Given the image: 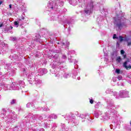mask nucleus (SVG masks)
Returning <instances> with one entry per match:
<instances>
[{"instance_id": "obj_1", "label": "nucleus", "mask_w": 131, "mask_h": 131, "mask_svg": "<svg viewBox=\"0 0 131 131\" xmlns=\"http://www.w3.org/2000/svg\"><path fill=\"white\" fill-rule=\"evenodd\" d=\"M105 101L107 105L106 109H107L108 111L104 114V116L102 117V118L100 119L101 120H102L103 121L108 120V119H110V117L111 116L112 117L117 114L116 106H115V105L114 104V101H113V100L111 98H107Z\"/></svg>"}, {"instance_id": "obj_2", "label": "nucleus", "mask_w": 131, "mask_h": 131, "mask_svg": "<svg viewBox=\"0 0 131 131\" xmlns=\"http://www.w3.org/2000/svg\"><path fill=\"white\" fill-rule=\"evenodd\" d=\"M2 113L0 114V117L5 119L6 122H14L17 119V115L15 112L10 111L9 114L6 116V113H7V108H2ZM4 116H6L4 117Z\"/></svg>"}, {"instance_id": "obj_3", "label": "nucleus", "mask_w": 131, "mask_h": 131, "mask_svg": "<svg viewBox=\"0 0 131 131\" xmlns=\"http://www.w3.org/2000/svg\"><path fill=\"white\" fill-rule=\"evenodd\" d=\"M52 57L55 59L54 63L51 64V67L53 68V69L57 68L58 66L61 67L62 64H63V63H64L66 60H67V56H66V55L65 54H62L60 58H59V54H55L54 56L52 55Z\"/></svg>"}, {"instance_id": "obj_4", "label": "nucleus", "mask_w": 131, "mask_h": 131, "mask_svg": "<svg viewBox=\"0 0 131 131\" xmlns=\"http://www.w3.org/2000/svg\"><path fill=\"white\" fill-rule=\"evenodd\" d=\"M64 6V0H54L49 1L47 8L50 9V11H57L59 9V7H63Z\"/></svg>"}, {"instance_id": "obj_5", "label": "nucleus", "mask_w": 131, "mask_h": 131, "mask_svg": "<svg viewBox=\"0 0 131 131\" xmlns=\"http://www.w3.org/2000/svg\"><path fill=\"white\" fill-rule=\"evenodd\" d=\"M37 77V76H35V74H34V73L29 74L28 75V81H29L30 84H33V83H34V84H36V85L41 84V80H40Z\"/></svg>"}, {"instance_id": "obj_6", "label": "nucleus", "mask_w": 131, "mask_h": 131, "mask_svg": "<svg viewBox=\"0 0 131 131\" xmlns=\"http://www.w3.org/2000/svg\"><path fill=\"white\" fill-rule=\"evenodd\" d=\"M51 20H57V18L58 19V21L59 22H62V23H64V24H69L70 25L71 23L68 21V19L66 18V17H64L63 15L58 16L57 14L53 15V13H51Z\"/></svg>"}, {"instance_id": "obj_7", "label": "nucleus", "mask_w": 131, "mask_h": 131, "mask_svg": "<svg viewBox=\"0 0 131 131\" xmlns=\"http://www.w3.org/2000/svg\"><path fill=\"white\" fill-rule=\"evenodd\" d=\"M25 84V82H24V81L20 80L18 82L12 83L11 88L12 90L14 91H19V90H21L22 88H24Z\"/></svg>"}, {"instance_id": "obj_8", "label": "nucleus", "mask_w": 131, "mask_h": 131, "mask_svg": "<svg viewBox=\"0 0 131 131\" xmlns=\"http://www.w3.org/2000/svg\"><path fill=\"white\" fill-rule=\"evenodd\" d=\"M75 54V51L74 50H71L68 52V59L69 61L70 62V63H72L74 62L75 65V69H78V66L76 64H77V61L76 59H72V56Z\"/></svg>"}, {"instance_id": "obj_9", "label": "nucleus", "mask_w": 131, "mask_h": 131, "mask_svg": "<svg viewBox=\"0 0 131 131\" xmlns=\"http://www.w3.org/2000/svg\"><path fill=\"white\" fill-rule=\"evenodd\" d=\"M114 19L115 20L114 24L116 27V29L117 30H120L124 26V23H122V18L116 20L115 19V17H114Z\"/></svg>"}, {"instance_id": "obj_10", "label": "nucleus", "mask_w": 131, "mask_h": 131, "mask_svg": "<svg viewBox=\"0 0 131 131\" xmlns=\"http://www.w3.org/2000/svg\"><path fill=\"white\" fill-rule=\"evenodd\" d=\"M94 8V6L93 3H90V4H88L85 8L84 11H83V13L85 14V15H90L92 12H93V8Z\"/></svg>"}, {"instance_id": "obj_11", "label": "nucleus", "mask_w": 131, "mask_h": 131, "mask_svg": "<svg viewBox=\"0 0 131 131\" xmlns=\"http://www.w3.org/2000/svg\"><path fill=\"white\" fill-rule=\"evenodd\" d=\"M75 115L78 117L79 120L81 121V122H84L85 121L86 117H90L89 114H80L78 112L75 113Z\"/></svg>"}, {"instance_id": "obj_12", "label": "nucleus", "mask_w": 131, "mask_h": 131, "mask_svg": "<svg viewBox=\"0 0 131 131\" xmlns=\"http://www.w3.org/2000/svg\"><path fill=\"white\" fill-rule=\"evenodd\" d=\"M16 73V71L14 70H12L11 73L10 72L5 74V75H0V78L2 79H8L10 76H14Z\"/></svg>"}, {"instance_id": "obj_13", "label": "nucleus", "mask_w": 131, "mask_h": 131, "mask_svg": "<svg viewBox=\"0 0 131 131\" xmlns=\"http://www.w3.org/2000/svg\"><path fill=\"white\" fill-rule=\"evenodd\" d=\"M117 97L120 98H128L129 97V92L126 90H121L119 92V95L117 94Z\"/></svg>"}, {"instance_id": "obj_14", "label": "nucleus", "mask_w": 131, "mask_h": 131, "mask_svg": "<svg viewBox=\"0 0 131 131\" xmlns=\"http://www.w3.org/2000/svg\"><path fill=\"white\" fill-rule=\"evenodd\" d=\"M106 94H112L113 96L115 97L116 99H119V97L117 96V92H114L113 90L107 89L105 91Z\"/></svg>"}, {"instance_id": "obj_15", "label": "nucleus", "mask_w": 131, "mask_h": 131, "mask_svg": "<svg viewBox=\"0 0 131 131\" xmlns=\"http://www.w3.org/2000/svg\"><path fill=\"white\" fill-rule=\"evenodd\" d=\"M67 120H70V121H71V122H74L75 121V117L73 114L71 113L69 115H67Z\"/></svg>"}, {"instance_id": "obj_16", "label": "nucleus", "mask_w": 131, "mask_h": 131, "mask_svg": "<svg viewBox=\"0 0 131 131\" xmlns=\"http://www.w3.org/2000/svg\"><path fill=\"white\" fill-rule=\"evenodd\" d=\"M57 45H58V47H60V48H63V49H65V48H68L69 47V45H70V43L69 42H67L66 44H65V42L60 41L57 42Z\"/></svg>"}, {"instance_id": "obj_17", "label": "nucleus", "mask_w": 131, "mask_h": 131, "mask_svg": "<svg viewBox=\"0 0 131 131\" xmlns=\"http://www.w3.org/2000/svg\"><path fill=\"white\" fill-rule=\"evenodd\" d=\"M130 62V61L129 60H127L125 61L123 64V67H124L126 70H129V69H131V65L130 64H128Z\"/></svg>"}, {"instance_id": "obj_18", "label": "nucleus", "mask_w": 131, "mask_h": 131, "mask_svg": "<svg viewBox=\"0 0 131 131\" xmlns=\"http://www.w3.org/2000/svg\"><path fill=\"white\" fill-rule=\"evenodd\" d=\"M48 73V70L46 69H39L38 70V75H43V74H46Z\"/></svg>"}, {"instance_id": "obj_19", "label": "nucleus", "mask_w": 131, "mask_h": 131, "mask_svg": "<svg viewBox=\"0 0 131 131\" xmlns=\"http://www.w3.org/2000/svg\"><path fill=\"white\" fill-rule=\"evenodd\" d=\"M5 46H5V45H4L2 48V46L0 45V55H4V54H5V52H6L7 51V50H8V48H7L8 45H5Z\"/></svg>"}, {"instance_id": "obj_20", "label": "nucleus", "mask_w": 131, "mask_h": 131, "mask_svg": "<svg viewBox=\"0 0 131 131\" xmlns=\"http://www.w3.org/2000/svg\"><path fill=\"white\" fill-rule=\"evenodd\" d=\"M0 79H2V78H0ZM0 85H4L3 89L4 90H5L6 91H8V90H12V85H9L6 84H2V83H0Z\"/></svg>"}, {"instance_id": "obj_21", "label": "nucleus", "mask_w": 131, "mask_h": 131, "mask_svg": "<svg viewBox=\"0 0 131 131\" xmlns=\"http://www.w3.org/2000/svg\"><path fill=\"white\" fill-rule=\"evenodd\" d=\"M10 59H11V60H12V61H18L19 60L18 57V55H17V54H13L12 55H10L9 56Z\"/></svg>"}, {"instance_id": "obj_22", "label": "nucleus", "mask_w": 131, "mask_h": 131, "mask_svg": "<svg viewBox=\"0 0 131 131\" xmlns=\"http://www.w3.org/2000/svg\"><path fill=\"white\" fill-rule=\"evenodd\" d=\"M24 19H25V18L24 17V16H21V17H20L18 20V23H19V25H20V26L21 25H23V24H24V22L23 21V20H24Z\"/></svg>"}, {"instance_id": "obj_23", "label": "nucleus", "mask_w": 131, "mask_h": 131, "mask_svg": "<svg viewBox=\"0 0 131 131\" xmlns=\"http://www.w3.org/2000/svg\"><path fill=\"white\" fill-rule=\"evenodd\" d=\"M40 35L39 34H36L35 37H34V40L35 41H36L37 42H40V38H41Z\"/></svg>"}, {"instance_id": "obj_24", "label": "nucleus", "mask_w": 131, "mask_h": 131, "mask_svg": "<svg viewBox=\"0 0 131 131\" xmlns=\"http://www.w3.org/2000/svg\"><path fill=\"white\" fill-rule=\"evenodd\" d=\"M69 3L72 6H76L78 3V0H69Z\"/></svg>"}, {"instance_id": "obj_25", "label": "nucleus", "mask_w": 131, "mask_h": 131, "mask_svg": "<svg viewBox=\"0 0 131 131\" xmlns=\"http://www.w3.org/2000/svg\"><path fill=\"white\" fill-rule=\"evenodd\" d=\"M102 114V112L99 111H97L94 112V116L96 118H98L99 116Z\"/></svg>"}, {"instance_id": "obj_26", "label": "nucleus", "mask_w": 131, "mask_h": 131, "mask_svg": "<svg viewBox=\"0 0 131 131\" xmlns=\"http://www.w3.org/2000/svg\"><path fill=\"white\" fill-rule=\"evenodd\" d=\"M63 77L66 79L69 78L71 77V74L69 73H64Z\"/></svg>"}, {"instance_id": "obj_27", "label": "nucleus", "mask_w": 131, "mask_h": 131, "mask_svg": "<svg viewBox=\"0 0 131 131\" xmlns=\"http://www.w3.org/2000/svg\"><path fill=\"white\" fill-rule=\"evenodd\" d=\"M38 117V115H34L32 116V119L33 120V122H35V123H37V118ZM37 119V120H36Z\"/></svg>"}, {"instance_id": "obj_28", "label": "nucleus", "mask_w": 131, "mask_h": 131, "mask_svg": "<svg viewBox=\"0 0 131 131\" xmlns=\"http://www.w3.org/2000/svg\"><path fill=\"white\" fill-rule=\"evenodd\" d=\"M27 108H30V107H32L33 108L34 107V104L32 102H28L26 105Z\"/></svg>"}, {"instance_id": "obj_29", "label": "nucleus", "mask_w": 131, "mask_h": 131, "mask_svg": "<svg viewBox=\"0 0 131 131\" xmlns=\"http://www.w3.org/2000/svg\"><path fill=\"white\" fill-rule=\"evenodd\" d=\"M57 118L58 117L57 116V115H55L54 114H51L49 116V118H50L51 119H57Z\"/></svg>"}, {"instance_id": "obj_30", "label": "nucleus", "mask_w": 131, "mask_h": 131, "mask_svg": "<svg viewBox=\"0 0 131 131\" xmlns=\"http://www.w3.org/2000/svg\"><path fill=\"white\" fill-rule=\"evenodd\" d=\"M11 67L12 66L11 65V63H7L4 66L5 69H8V70L11 69Z\"/></svg>"}, {"instance_id": "obj_31", "label": "nucleus", "mask_w": 131, "mask_h": 131, "mask_svg": "<svg viewBox=\"0 0 131 131\" xmlns=\"http://www.w3.org/2000/svg\"><path fill=\"white\" fill-rule=\"evenodd\" d=\"M10 105H14L15 104H17V100L16 99H12L10 101Z\"/></svg>"}, {"instance_id": "obj_32", "label": "nucleus", "mask_w": 131, "mask_h": 131, "mask_svg": "<svg viewBox=\"0 0 131 131\" xmlns=\"http://www.w3.org/2000/svg\"><path fill=\"white\" fill-rule=\"evenodd\" d=\"M111 55H112V59H114L115 57L117 56V53H116V51H114L112 53Z\"/></svg>"}, {"instance_id": "obj_33", "label": "nucleus", "mask_w": 131, "mask_h": 131, "mask_svg": "<svg viewBox=\"0 0 131 131\" xmlns=\"http://www.w3.org/2000/svg\"><path fill=\"white\" fill-rule=\"evenodd\" d=\"M42 119H43V118L42 116H40L38 115L37 123H40V121L42 120Z\"/></svg>"}, {"instance_id": "obj_34", "label": "nucleus", "mask_w": 131, "mask_h": 131, "mask_svg": "<svg viewBox=\"0 0 131 131\" xmlns=\"http://www.w3.org/2000/svg\"><path fill=\"white\" fill-rule=\"evenodd\" d=\"M40 110H42L43 111H49L50 108L49 107H47V106H44L43 107H41V109Z\"/></svg>"}, {"instance_id": "obj_35", "label": "nucleus", "mask_w": 131, "mask_h": 131, "mask_svg": "<svg viewBox=\"0 0 131 131\" xmlns=\"http://www.w3.org/2000/svg\"><path fill=\"white\" fill-rule=\"evenodd\" d=\"M125 53V52H124V50H121V55H122L124 59H125V58H126V55L124 54Z\"/></svg>"}, {"instance_id": "obj_36", "label": "nucleus", "mask_w": 131, "mask_h": 131, "mask_svg": "<svg viewBox=\"0 0 131 131\" xmlns=\"http://www.w3.org/2000/svg\"><path fill=\"white\" fill-rule=\"evenodd\" d=\"M110 127L111 129H115V128H116V125H113V124H111Z\"/></svg>"}, {"instance_id": "obj_37", "label": "nucleus", "mask_w": 131, "mask_h": 131, "mask_svg": "<svg viewBox=\"0 0 131 131\" xmlns=\"http://www.w3.org/2000/svg\"><path fill=\"white\" fill-rule=\"evenodd\" d=\"M116 61L118 63H120V62H121V57H120V56L117 57L116 59Z\"/></svg>"}, {"instance_id": "obj_38", "label": "nucleus", "mask_w": 131, "mask_h": 131, "mask_svg": "<svg viewBox=\"0 0 131 131\" xmlns=\"http://www.w3.org/2000/svg\"><path fill=\"white\" fill-rule=\"evenodd\" d=\"M77 75V71H75L74 74H73V78H76V76Z\"/></svg>"}, {"instance_id": "obj_39", "label": "nucleus", "mask_w": 131, "mask_h": 131, "mask_svg": "<svg viewBox=\"0 0 131 131\" xmlns=\"http://www.w3.org/2000/svg\"><path fill=\"white\" fill-rule=\"evenodd\" d=\"M43 126H44L45 128H48V127H50V126H49L48 123H45L44 124H43Z\"/></svg>"}, {"instance_id": "obj_40", "label": "nucleus", "mask_w": 131, "mask_h": 131, "mask_svg": "<svg viewBox=\"0 0 131 131\" xmlns=\"http://www.w3.org/2000/svg\"><path fill=\"white\" fill-rule=\"evenodd\" d=\"M119 39L120 42L123 41V37L121 36H119Z\"/></svg>"}, {"instance_id": "obj_41", "label": "nucleus", "mask_w": 131, "mask_h": 131, "mask_svg": "<svg viewBox=\"0 0 131 131\" xmlns=\"http://www.w3.org/2000/svg\"><path fill=\"white\" fill-rule=\"evenodd\" d=\"M12 29H13V27L10 26L7 28V31H10V30H12Z\"/></svg>"}, {"instance_id": "obj_42", "label": "nucleus", "mask_w": 131, "mask_h": 131, "mask_svg": "<svg viewBox=\"0 0 131 131\" xmlns=\"http://www.w3.org/2000/svg\"><path fill=\"white\" fill-rule=\"evenodd\" d=\"M119 80H121L122 79V76L119 75L117 77H116Z\"/></svg>"}, {"instance_id": "obj_43", "label": "nucleus", "mask_w": 131, "mask_h": 131, "mask_svg": "<svg viewBox=\"0 0 131 131\" xmlns=\"http://www.w3.org/2000/svg\"><path fill=\"white\" fill-rule=\"evenodd\" d=\"M14 25L15 26H16V27H18L19 26V23L17 21H15L14 22Z\"/></svg>"}, {"instance_id": "obj_44", "label": "nucleus", "mask_w": 131, "mask_h": 131, "mask_svg": "<svg viewBox=\"0 0 131 131\" xmlns=\"http://www.w3.org/2000/svg\"><path fill=\"white\" fill-rule=\"evenodd\" d=\"M55 77H58V78H60V72H59V73H55Z\"/></svg>"}, {"instance_id": "obj_45", "label": "nucleus", "mask_w": 131, "mask_h": 131, "mask_svg": "<svg viewBox=\"0 0 131 131\" xmlns=\"http://www.w3.org/2000/svg\"><path fill=\"white\" fill-rule=\"evenodd\" d=\"M54 53H56L57 54H59V53H61V50H54Z\"/></svg>"}, {"instance_id": "obj_46", "label": "nucleus", "mask_w": 131, "mask_h": 131, "mask_svg": "<svg viewBox=\"0 0 131 131\" xmlns=\"http://www.w3.org/2000/svg\"><path fill=\"white\" fill-rule=\"evenodd\" d=\"M116 72L118 74H119L120 73V70H119L118 69H116Z\"/></svg>"}, {"instance_id": "obj_47", "label": "nucleus", "mask_w": 131, "mask_h": 131, "mask_svg": "<svg viewBox=\"0 0 131 131\" xmlns=\"http://www.w3.org/2000/svg\"><path fill=\"white\" fill-rule=\"evenodd\" d=\"M62 131H69V128H62Z\"/></svg>"}, {"instance_id": "obj_48", "label": "nucleus", "mask_w": 131, "mask_h": 131, "mask_svg": "<svg viewBox=\"0 0 131 131\" xmlns=\"http://www.w3.org/2000/svg\"><path fill=\"white\" fill-rule=\"evenodd\" d=\"M113 38L114 39H115V38H116L117 39H118V37H117V36H116V34H114V36H113Z\"/></svg>"}, {"instance_id": "obj_49", "label": "nucleus", "mask_w": 131, "mask_h": 131, "mask_svg": "<svg viewBox=\"0 0 131 131\" xmlns=\"http://www.w3.org/2000/svg\"><path fill=\"white\" fill-rule=\"evenodd\" d=\"M116 79H117V78H116V77H113V81L114 82H116Z\"/></svg>"}, {"instance_id": "obj_50", "label": "nucleus", "mask_w": 131, "mask_h": 131, "mask_svg": "<svg viewBox=\"0 0 131 131\" xmlns=\"http://www.w3.org/2000/svg\"><path fill=\"white\" fill-rule=\"evenodd\" d=\"M18 126H15V127L14 128L13 130H14V131H18Z\"/></svg>"}, {"instance_id": "obj_51", "label": "nucleus", "mask_w": 131, "mask_h": 131, "mask_svg": "<svg viewBox=\"0 0 131 131\" xmlns=\"http://www.w3.org/2000/svg\"><path fill=\"white\" fill-rule=\"evenodd\" d=\"M90 103L91 104H94V100L93 99H90Z\"/></svg>"}, {"instance_id": "obj_52", "label": "nucleus", "mask_w": 131, "mask_h": 131, "mask_svg": "<svg viewBox=\"0 0 131 131\" xmlns=\"http://www.w3.org/2000/svg\"><path fill=\"white\" fill-rule=\"evenodd\" d=\"M17 39L16 37H11V40H12L13 41L16 40Z\"/></svg>"}, {"instance_id": "obj_53", "label": "nucleus", "mask_w": 131, "mask_h": 131, "mask_svg": "<svg viewBox=\"0 0 131 131\" xmlns=\"http://www.w3.org/2000/svg\"><path fill=\"white\" fill-rule=\"evenodd\" d=\"M126 130H127V131H131V127H128L126 128Z\"/></svg>"}, {"instance_id": "obj_54", "label": "nucleus", "mask_w": 131, "mask_h": 131, "mask_svg": "<svg viewBox=\"0 0 131 131\" xmlns=\"http://www.w3.org/2000/svg\"><path fill=\"white\" fill-rule=\"evenodd\" d=\"M67 12V9H64L63 10V11H62V13H65V12Z\"/></svg>"}, {"instance_id": "obj_55", "label": "nucleus", "mask_w": 131, "mask_h": 131, "mask_svg": "<svg viewBox=\"0 0 131 131\" xmlns=\"http://www.w3.org/2000/svg\"><path fill=\"white\" fill-rule=\"evenodd\" d=\"M19 67H22V63H19V65H18Z\"/></svg>"}, {"instance_id": "obj_56", "label": "nucleus", "mask_w": 131, "mask_h": 131, "mask_svg": "<svg viewBox=\"0 0 131 131\" xmlns=\"http://www.w3.org/2000/svg\"><path fill=\"white\" fill-rule=\"evenodd\" d=\"M9 9H12V4L9 5Z\"/></svg>"}, {"instance_id": "obj_57", "label": "nucleus", "mask_w": 131, "mask_h": 131, "mask_svg": "<svg viewBox=\"0 0 131 131\" xmlns=\"http://www.w3.org/2000/svg\"><path fill=\"white\" fill-rule=\"evenodd\" d=\"M3 26H4V24H0V27H3Z\"/></svg>"}, {"instance_id": "obj_58", "label": "nucleus", "mask_w": 131, "mask_h": 131, "mask_svg": "<svg viewBox=\"0 0 131 131\" xmlns=\"http://www.w3.org/2000/svg\"><path fill=\"white\" fill-rule=\"evenodd\" d=\"M2 4H3V1H2L1 0H0V6H1V5H2Z\"/></svg>"}, {"instance_id": "obj_59", "label": "nucleus", "mask_w": 131, "mask_h": 131, "mask_svg": "<svg viewBox=\"0 0 131 131\" xmlns=\"http://www.w3.org/2000/svg\"><path fill=\"white\" fill-rule=\"evenodd\" d=\"M40 131H45V129L41 128V129L40 130Z\"/></svg>"}, {"instance_id": "obj_60", "label": "nucleus", "mask_w": 131, "mask_h": 131, "mask_svg": "<svg viewBox=\"0 0 131 131\" xmlns=\"http://www.w3.org/2000/svg\"><path fill=\"white\" fill-rule=\"evenodd\" d=\"M78 80H80V77L77 78Z\"/></svg>"}, {"instance_id": "obj_61", "label": "nucleus", "mask_w": 131, "mask_h": 131, "mask_svg": "<svg viewBox=\"0 0 131 131\" xmlns=\"http://www.w3.org/2000/svg\"><path fill=\"white\" fill-rule=\"evenodd\" d=\"M116 14H117V17L119 18V15H118V14H117V11H116Z\"/></svg>"}, {"instance_id": "obj_62", "label": "nucleus", "mask_w": 131, "mask_h": 131, "mask_svg": "<svg viewBox=\"0 0 131 131\" xmlns=\"http://www.w3.org/2000/svg\"><path fill=\"white\" fill-rule=\"evenodd\" d=\"M117 45L119 46V43L118 42H117Z\"/></svg>"}, {"instance_id": "obj_63", "label": "nucleus", "mask_w": 131, "mask_h": 131, "mask_svg": "<svg viewBox=\"0 0 131 131\" xmlns=\"http://www.w3.org/2000/svg\"><path fill=\"white\" fill-rule=\"evenodd\" d=\"M2 100V96L0 95V101Z\"/></svg>"}, {"instance_id": "obj_64", "label": "nucleus", "mask_w": 131, "mask_h": 131, "mask_svg": "<svg viewBox=\"0 0 131 131\" xmlns=\"http://www.w3.org/2000/svg\"><path fill=\"white\" fill-rule=\"evenodd\" d=\"M117 85H119V83H117Z\"/></svg>"}]
</instances>
